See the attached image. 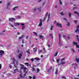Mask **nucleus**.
<instances>
[{
  "label": "nucleus",
  "mask_w": 79,
  "mask_h": 79,
  "mask_svg": "<svg viewBox=\"0 0 79 79\" xmlns=\"http://www.w3.org/2000/svg\"><path fill=\"white\" fill-rule=\"evenodd\" d=\"M11 60H12V61H13L12 62L11 64H14L15 62H16V64H15L14 65V66L15 68H16V69L14 70V72H13V74H15L16 73V72L17 71V72H18V68H17V66H18V61H16V60L15 59V58H12L11 59Z\"/></svg>",
  "instance_id": "obj_1"
},
{
  "label": "nucleus",
  "mask_w": 79,
  "mask_h": 79,
  "mask_svg": "<svg viewBox=\"0 0 79 79\" xmlns=\"http://www.w3.org/2000/svg\"><path fill=\"white\" fill-rule=\"evenodd\" d=\"M20 66L22 67H20V69H23V72L24 73H25L23 75V76H26V73H27V71H26V70L27 69L26 68L24 67V65L20 64Z\"/></svg>",
  "instance_id": "obj_2"
},
{
  "label": "nucleus",
  "mask_w": 79,
  "mask_h": 79,
  "mask_svg": "<svg viewBox=\"0 0 79 79\" xmlns=\"http://www.w3.org/2000/svg\"><path fill=\"white\" fill-rule=\"evenodd\" d=\"M10 26H11V27H14L15 28V27H14V26H19V23H14V24H12L11 23H10L9 24Z\"/></svg>",
  "instance_id": "obj_3"
},
{
  "label": "nucleus",
  "mask_w": 79,
  "mask_h": 79,
  "mask_svg": "<svg viewBox=\"0 0 79 79\" xmlns=\"http://www.w3.org/2000/svg\"><path fill=\"white\" fill-rule=\"evenodd\" d=\"M59 45H60V46H61L62 45V44L60 43V41H61V34H59Z\"/></svg>",
  "instance_id": "obj_4"
},
{
  "label": "nucleus",
  "mask_w": 79,
  "mask_h": 79,
  "mask_svg": "<svg viewBox=\"0 0 79 79\" xmlns=\"http://www.w3.org/2000/svg\"><path fill=\"white\" fill-rule=\"evenodd\" d=\"M73 45H76L77 48H79V45H77V42H73Z\"/></svg>",
  "instance_id": "obj_5"
},
{
  "label": "nucleus",
  "mask_w": 79,
  "mask_h": 79,
  "mask_svg": "<svg viewBox=\"0 0 79 79\" xmlns=\"http://www.w3.org/2000/svg\"><path fill=\"white\" fill-rule=\"evenodd\" d=\"M4 53V51L0 50V58H2V55Z\"/></svg>",
  "instance_id": "obj_6"
},
{
  "label": "nucleus",
  "mask_w": 79,
  "mask_h": 79,
  "mask_svg": "<svg viewBox=\"0 0 79 79\" xmlns=\"http://www.w3.org/2000/svg\"><path fill=\"white\" fill-rule=\"evenodd\" d=\"M9 20L10 21H15V19L13 18H10Z\"/></svg>",
  "instance_id": "obj_7"
},
{
  "label": "nucleus",
  "mask_w": 79,
  "mask_h": 79,
  "mask_svg": "<svg viewBox=\"0 0 79 79\" xmlns=\"http://www.w3.org/2000/svg\"><path fill=\"white\" fill-rule=\"evenodd\" d=\"M72 66H75L74 67V69H76V68L77 67V64H72Z\"/></svg>",
  "instance_id": "obj_8"
},
{
  "label": "nucleus",
  "mask_w": 79,
  "mask_h": 79,
  "mask_svg": "<svg viewBox=\"0 0 79 79\" xmlns=\"http://www.w3.org/2000/svg\"><path fill=\"white\" fill-rule=\"evenodd\" d=\"M23 55V53H20L19 55H18V57L19 59H20L21 58V56H22V55Z\"/></svg>",
  "instance_id": "obj_9"
},
{
  "label": "nucleus",
  "mask_w": 79,
  "mask_h": 79,
  "mask_svg": "<svg viewBox=\"0 0 79 79\" xmlns=\"http://www.w3.org/2000/svg\"><path fill=\"white\" fill-rule=\"evenodd\" d=\"M42 19H40V23L39 24V26H41L42 25Z\"/></svg>",
  "instance_id": "obj_10"
},
{
  "label": "nucleus",
  "mask_w": 79,
  "mask_h": 79,
  "mask_svg": "<svg viewBox=\"0 0 79 79\" xmlns=\"http://www.w3.org/2000/svg\"><path fill=\"white\" fill-rule=\"evenodd\" d=\"M79 26H78L77 27V29L75 30V32H77L78 31H79Z\"/></svg>",
  "instance_id": "obj_11"
},
{
  "label": "nucleus",
  "mask_w": 79,
  "mask_h": 79,
  "mask_svg": "<svg viewBox=\"0 0 79 79\" xmlns=\"http://www.w3.org/2000/svg\"><path fill=\"white\" fill-rule=\"evenodd\" d=\"M18 8V6H16L13 9V11H15V10H17Z\"/></svg>",
  "instance_id": "obj_12"
},
{
  "label": "nucleus",
  "mask_w": 79,
  "mask_h": 79,
  "mask_svg": "<svg viewBox=\"0 0 79 79\" xmlns=\"http://www.w3.org/2000/svg\"><path fill=\"white\" fill-rule=\"evenodd\" d=\"M34 59L35 60H36V61H39V60H40V58L38 57H35L34 58Z\"/></svg>",
  "instance_id": "obj_13"
},
{
  "label": "nucleus",
  "mask_w": 79,
  "mask_h": 79,
  "mask_svg": "<svg viewBox=\"0 0 79 79\" xmlns=\"http://www.w3.org/2000/svg\"><path fill=\"white\" fill-rule=\"evenodd\" d=\"M47 15H48V13H46V15H45V17H44V19L43 20V21H45V19H46V17H47Z\"/></svg>",
  "instance_id": "obj_14"
},
{
  "label": "nucleus",
  "mask_w": 79,
  "mask_h": 79,
  "mask_svg": "<svg viewBox=\"0 0 79 79\" xmlns=\"http://www.w3.org/2000/svg\"><path fill=\"white\" fill-rule=\"evenodd\" d=\"M56 26L58 27H61V24H60L59 23H58L56 24Z\"/></svg>",
  "instance_id": "obj_15"
},
{
  "label": "nucleus",
  "mask_w": 79,
  "mask_h": 79,
  "mask_svg": "<svg viewBox=\"0 0 79 79\" xmlns=\"http://www.w3.org/2000/svg\"><path fill=\"white\" fill-rule=\"evenodd\" d=\"M20 77L22 79H24V78H25V77L24 76H22V74H20Z\"/></svg>",
  "instance_id": "obj_16"
},
{
  "label": "nucleus",
  "mask_w": 79,
  "mask_h": 79,
  "mask_svg": "<svg viewBox=\"0 0 79 79\" xmlns=\"http://www.w3.org/2000/svg\"><path fill=\"white\" fill-rule=\"evenodd\" d=\"M71 51L73 52V53H75L76 52V51H75V50H74V49L73 48L71 49Z\"/></svg>",
  "instance_id": "obj_17"
},
{
  "label": "nucleus",
  "mask_w": 79,
  "mask_h": 79,
  "mask_svg": "<svg viewBox=\"0 0 79 79\" xmlns=\"http://www.w3.org/2000/svg\"><path fill=\"white\" fill-rule=\"evenodd\" d=\"M7 8H8V7H10V3L9 2H8L7 3Z\"/></svg>",
  "instance_id": "obj_18"
},
{
  "label": "nucleus",
  "mask_w": 79,
  "mask_h": 79,
  "mask_svg": "<svg viewBox=\"0 0 79 79\" xmlns=\"http://www.w3.org/2000/svg\"><path fill=\"white\" fill-rule=\"evenodd\" d=\"M76 60L77 63H79V57L78 58V59L77 58H76Z\"/></svg>",
  "instance_id": "obj_19"
},
{
  "label": "nucleus",
  "mask_w": 79,
  "mask_h": 79,
  "mask_svg": "<svg viewBox=\"0 0 79 79\" xmlns=\"http://www.w3.org/2000/svg\"><path fill=\"white\" fill-rule=\"evenodd\" d=\"M52 66L50 67V68L48 69V72L49 73L50 72V70H51L52 69Z\"/></svg>",
  "instance_id": "obj_20"
},
{
  "label": "nucleus",
  "mask_w": 79,
  "mask_h": 79,
  "mask_svg": "<svg viewBox=\"0 0 79 79\" xmlns=\"http://www.w3.org/2000/svg\"><path fill=\"white\" fill-rule=\"evenodd\" d=\"M50 14H49L48 15V19L47 21V22H48V21H49V19L50 18Z\"/></svg>",
  "instance_id": "obj_21"
},
{
  "label": "nucleus",
  "mask_w": 79,
  "mask_h": 79,
  "mask_svg": "<svg viewBox=\"0 0 79 79\" xmlns=\"http://www.w3.org/2000/svg\"><path fill=\"white\" fill-rule=\"evenodd\" d=\"M43 50H44L43 53H46V50H45V48H43Z\"/></svg>",
  "instance_id": "obj_22"
},
{
  "label": "nucleus",
  "mask_w": 79,
  "mask_h": 79,
  "mask_svg": "<svg viewBox=\"0 0 79 79\" xmlns=\"http://www.w3.org/2000/svg\"><path fill=\"white\" fill-rule=\"evenodd\" d=\"M58 52H57L54 55V56H57V55H58Z\"/></svg>",
  "instance_id": "obj_23"
},
{
  "label": "nucleus",
  "mask_w": 79,
  "mask_h": 79,
  "mask_svg": "<svg viewBox=\"0 0 79 79\" xmlns=\"http://www.w3.org/2000/svg\"><path fill=\"white\" fill-rule=\"evenodd\" d=\"M39 37L40 38V39H42V40H43V36L41 35H40L39 36Z\"/></svg>",
  "instance_id": "obj_24"
},
{
  "label": "nucleus",
  "mask_w": 79,
  "mask_h": 79,
  "mask_svg": "<svg viewBox=\"0 0 79 79\" xmlns=\"http://www.w3.org/2000/svg\"><path fill=\"white\" fill-rule=\"evenodd\" d=\"M33 50L34 51V52H36V50H37V48H33Z\"/></svg>",
  "instance_id": "obj_25"
},
{
  "label": "nucleus",
  "mask_w": 79,
  "mask_h": 79,
  "mask_svg": "<svg viewBox=\"0 0 79 79\" xmlns=\"http://www.w3.org/2000/svg\"><path fill=\"white\" fill-rule=\"evenodd\" d=\"M65 64V62L61 61V64Z\"/></svg>",
  "instance_id": "obj_26"
},
{
  "label": "nucleus",
  "mask_w": 79,
  "mask_h": 79,
  "mask_svg": "<svg viewBox=\"0 0 79 79\" xmlns=\"http://www.w3.org/2000/svg\"><path fill=\"white\" fill-rule=\"evenodd\" d=\"M25 64L26 66H29V63H28L27 62V63H25Z\"/></svg>",
  "instance_id": "obj_27"
},
{
  "label": "nucleus",
  "mask_w": 79,
  "mask_h": 79,
  "mask_svg": "<svg viewBox=\"0 0 79 79\" xmlns=\"http://www.w3.org/2000/svg\"><path fill=\"white\" fill-rule=\"evenodd\" d=\"M74 13H75V14H77V15H78V16H79V13H77V11H75Z\"/></svg>",
  "instance_id": "obj_28"
},
{
  "label": "nucleus",
  "mask_w": 79,
  "mask_h": 79,
  "mask_svg": "<svg viewBox=\"0 0 79 79\" xmlns=\"http://www.w3.org/2000/svg\"><path fill=\"white\" fill-rule=\"evenodd\" d=\"M41 7H39L38 8V10L40 11H41Z\"/></svg>",
  "instance_id": "obj_29"
},
{
  "label": "nucleus",
  "mask_w": 79,
  "mask_h": 79,
  "mask_svg": "<svg viewBox=\"0 0 79 79\" xmlns=\"http://www.w3.org/2000/svg\"><path fill=\"white\" fill-rule=\"evenodd\" d=\"M57 73H58V69H57L56 71L55 74H57Z\"/></svg>",
  "instance_id": "obj_30"
},
{
  "label": "nucleus",
  "mask_w": 79,
  "mask_h": 79,
  "mask_svg": "<svg viewBox=\"0 0 79 79\" xmlns=\"http://www.w3.org/2000/svg\"><path fill=\"white\" fill-rule=\"evenodd\" d=\"M23 37H24V35H22L21 37H20L19 38V39H23Z\"/></svg>",
  "instance_id": "obj_31"
},
{
  "label": "nucleus",
  "mask_w": 79,
  "mask_h": 79,
  "mask_svg": "<svg viewBox=\"0 0 79 79\" xmlns=\"http://www.w3.org/2000/svg\"><path fill=\"white\" fill-rule=\"evenodd\" d=\"M59 61H60V59H58L56 60V61L57 63H59Z\"/></svg>",
  "instance_id": "obj_32"
},
{
  "label": "nucleus",
  "mask_w": 79,
  "mask_h": 79,
  "mask_svg": "<svg viewBox=\"0 0 79 79\" xmlns=\"http://www.w3.org/2000/svg\"><path fill=\"white\" fill-rule=\"evenodd\" d=\"M65 59V58H63L61 59V61H64V60Z\"/></svg>",
  "instance_id": "obj_33"
},
{
  "label": "nucleus",
  "mask_w": 79,
  "mask_h": 79,
  "mask_svg": "<svg viewBox=\"0 0 79 79\" xmlns=\"http://www.w3.org/2000/svg\"><path fill=\"white\" fill-rule=\"evenodd\" d=\"M33 33H34V34L36 36H37V33L35 32H33Z\"/></svg>",
  "instance_id": "obj_34"
},
{
  "label": "nucleus",
  "mask_w": 79,
  "mask_h": 79,
  "mask_svg": "<svg viewBox=\"0 0 79 79\" xmlns=\"http://www.w3.org/2000/svg\"><path fill=\"white\" fill-rule=\"evenodd\" d=\"M50 35L51 38H53V34H50Z\"/></svg>",
  "instance_id": "obj_35"
},
{
  "label": "nucleus",
  "mask_w": 79,
  "mask_h": 79,
  "mask_svg": "<svg viewBox=\"0 0 79 79\" xmlns=\"http://www.w3.org/2000/svg\"><path fill=\"white\" fill-rule=\"evenodd\" d=\"M21 18L20 16H19L17 17V19H21Z\"/></svg>",
  "instance_id": "obj_36"
},
{
  "label": "nucleus",
  "mask_w": 79,
  "mask_h": 79,
  "mask_svg": "<svg viewBox=\"0 0 79 79\" xmlns=\"http://www.w3.org/2000/svg\"><path fill=\"white\" fill-rule=\"evenodd\" d=\"M62 78V79H66V78L64 76H63Z\"/></svg>",
  "instance_id": "obj_37"
},
{
  "label": "nucleus",
  "mask_w": 79,
  "mask_h": 79,
  "mask_svg": "<svg viewBox=\"0 0 79 79\" xmlns=\"http://www.w3.org/2000/svg\"><path fill=\"white\" fill-rule=\"evenodd\" d=\"M53 26H52L51 27V29H50L51 31H52V30H53Z\"/></svg>",
  "instance_id": "obj_38"
},
{
  "label": "nucleus",
  "mask_w": 79,
  "mask_h": 79,
  "mask_svg": "<svg viewBox=\"0 0 79 79\" xmlns=\"http://www.w3.org/2000/svg\"><path fill=\"white\" fill-rule=\"evenodd\" d=\"M29 49H28V51H27V53H29V54H30V52L29 51Z\"/></svg>",
  "instance_id": "obj_39"
},
{
  "label": "nucleus",
  "mask_w": 79,
  "mask_h": 79,
  "mask_svg": "<svg viewBox=\"0 0 79 79\" xmlns=\"http://www.w3.org/2000/svg\"><path fill=\"white\" fill-rule=\"evenodd\" d=\"M60 15H62V16H63L64 15V14L63 13V12H62L60 13Z\"/></svg>",
  "instance_id": "obj_40"
},
{
  "label": "nucleus",
  "mask_w": 79,
  "mask_h": 79,
  "mask_svg": "<svg viewBox=\"0 0 79 79\" xmlns=\"http://www.w3.org/2000/svg\"><path fill=\"white\" fill-rule=\"evenodd\" d=\"M43 52V51L41 50H40L39 51V53H41V52Z\"/></svg>",
  "instance_id": "obj_41"
},
{
  "label": "nucleus",
  "mask_w": 79,
  "mask_h": 79,
  "mask_svg": "<svg viewBox=\"0 0 79 79\" xmlns=\"http://www.w3.org/2000/svg\"><path fill=\"white\" fill-rule=\"evenodd\" d=\"M69 17H71V13H69Z\"/></svg>",
  "instance_id": "obj_42"
},
{
  "label": "nucleus",
  "mask_w": 79,
  "mask_h": 79,
  "mask_svg": "<svg viewBox=\"0 0 79 79\" xmlns=\"http://www.w3.org/2000/svg\"><path fill=\"white\" fill-rule=\"evenodd\" d=\"M59 2H60V5L62 4V2H61V0H59Z\"/></svg>",
  "instance_id": "obj_43"
},
{
  "label": "nucleus",
  "mask_w": 79,
  "mask_h": 79,
  "mask_svg": "<svg viewBox=\"0 0 79 79\" xmlns=\"http://www.w3.org/2000/svg\"><path fill=\"white\" fill-rule=\"evenodd\" d=\"M78 37V35H77V39L78 40V41H79V37Z\"/></svg>",
  "instance_id": "obj_44"
},
{
  "label": "nucleus",
  "mask_w": 79,
  "mask_h": 79,
  "mask_svg": "<svg viewBox=\"0 0 79 79\" xmlns=\"http://www.w3.org/2000/svg\"><path fill=\"white\" fill-rule=\"evenodd\" d=\"M47 45L48 47L49 48L50 47V44H47Z\"/></svg>",
  "instance_id": "obj_45"
},
{
  "label": "nucleus",
  "mask_w": 79,
  "mask_h": 79,
  "mask_svg": "<svg viewBox=\"0 0 79 79\" xmlns=\"http://www.w3.org/2000/svg\"><path fill=\"white\" fill-rule=\"evenodd\" d=\"M34 58L31 59V61H32V62H33V61H34Z\"/></svg>",
  "instance_id": "obj_46"
},
{
  "label": "nucleus",
  "mask_w": 79,
  "mask_h": 79,
  "mask_svg": "<svg viewBox=\"0 0 79 79\" xmlns=\"http://www.w3.org/2000/svg\"><path fill=\"white\" fill-rule=\"evenodd\" d=\"M40 71V70L39 69H37V72L38 73V72H39Z\"/></svg>",
  "instance_id": "obj_47"
},
{
  "label": "nucleus",
  "mask_w": 79,
  "mask_h": 79,
  "mask_svg": "<svg viewBox=\"0 0 79 79\" xmlns=\"http://www.w3.org/2000/svg\"><path fill=\"white\" fill-rule=\"evenodd\" d=\"M25 27V26H22V29L23 30L24 29Z\"/></svg>",
  "instance_id": "obj_48"
},
{
  "label": "nucleus",
  "mask_w": 79,
  "mask_h": 79,
  "mask_svg": "<svg viewBox=\"0 0 79 79\" xmlns=\"http://www.w3.org/2000/svg\"><path fill=\"white\" fill-rule=\"evenodd\" d=\"M74 22L75 23V24H76V23H77V20H75L74 21Z\"/></svg>",
  "instance_id": "obj_49"
},
{
  "label": "nucleus",
  "mask_w": 79,
  "mask_h": 79,
  "mask_svg": "<svg viewBox=\"0 0 79 79\" xmlns=\"http://www.w3.org/2000/svg\"><path fill=\"white\" fill-rule=\"evenodd\" d=\"M2 69V64H0V70Z\"/></svg>",
  "instance_id": "obj_50"
},
{
  "label": "nucleus",
  "mask_w": 79,
  "mask_h": 79,
  "mask_svg": "<svg viewBox=\"0 0 79 79\" xmlns=\"http://www.w3.org/2000/svg\"><path fill=\"white\" fill-rule=\"evenodd\" d=\"M69 24H70V23H69V22H68V23H67V25L68 26H69Z\"/></svg>",
  "instance_id": "obj_51"
},
{
  "label": "nucleus",
  "mask_w": 79,
  "mask_h": 79,
  "mask_svg": "<svg viewBox=\"0 0 79 79\" xmlns=\"http://www.w3.org/2000/svg\"><path fill=\"white\" fill-rule=\"evenodd\" d=\"M32 70L33 71H35V69L34 68H33Z\"/></svg>",
  "instance_id": "obj_52"
},
{
  "label": "nucleus",
  "mask_w": 79,
  "mask_h": 79,
  "mask_svg": "<svg viewBox=\"0 0 79 79\" xmlns=\"http://www.w3.org/2000/svg\"><path fill=\"white\" fill-rule=\"evenodd\" d=\"M35 76H34L33 79H35Z\"/></svg>",
  "instance_id": "obj_53"
},
{
  "label": "nucleus",
  "mask_w": 79,
  "mask_h": 79,
  "mask_svg": "<svg viewBox=\"0 0 79 79\" xmlns=\"http://www.w3.org/2000/svg\"><path fill=\"white\" fill-rule=\"evenodd\" d=\"M76 8H77L76 7H74L73 9V10H75V9H76Z\"/></svg>",
  "instance_id": "obj_54"
},
{
  "label": "nucleus",
  "mask_w": 79,
  "mask_h": 79,
  "mask_svg": "<svg viewBox=\"0 0 79 79\" xmlns=\"http://www.w3.org/2000/svg\"><path fill=\"white\" fill-rule=\"evenodd\" d=\"M21 24L22 26H23L24 25V23H21Z\"/></svg>",
  "instance_id": "obj_55"
},
{
  "label": "nucleus",
  "mask_w": 79,
  "mask_h": 79,
  "mask_svg": "<svg viewBox=\"0 0 79 79\" xmlns=\"http://www.w3.org/2000/svg\"><path fill=\"white\" fill-rule=\"evenodd\" d=\"M5 32V30H3L2 31V32Z\"/></svg>",
  "instance_id": "obj_56"
},
{
  "label": "nucleus",
  "mask_w": 79,
  "mask_h": 79,
  "mask_svg": "<svg viewBox=\"0 0 79 79\" xmlns=\"http://www.w3.org/2000/svg\"><path fill=\"white\" fill-rule=\"evenodd\" d=\"M29 78L30 79H31L32 77H31V76H29Z\"/></svg>",
  "instance_id": "obj_57"
},
{
  "label": "nucleus",
  "mask_w": 79,
  "mask_h": 79,
  "mask_svg": "<svg viewBox=\"0 0 79 79\" xmlns=\"http://www.w3.org/2000/svg\"><path fill=\"white\" fill-rule=\"evenodd\" d=\"M28 37H29V36H27L26 37V39H28Z\"/></svg>",
  "instance_id": "obj_58"
},
{
  "label": "nucleus",
  "mask_w": 79,
  "mask_h": 79,
  "mask_svg": "<svg viewBox=\"0 0 79 79\" xmlns=\"http://www.w3.org/2000/svg\"><path fill=\"white\" fill-rule=\"evenodd\" d=\"M8 75H9V76H11V74H10V73H8Z\"/></svg>",
  "instance_id": "obj_59"
},
{
  "label": "nucleus",
  "mask_w": 79,
  "mask_h": 79,
  "mask_svg": "<svg viewBox=\"0 0 79 79\" xmlns=\"http://www.w3.org/2000/svg\"><path fill=\"white\" fill-rule=\"evenodd\" d=\"M64 20H66V21H67V20L65 18H64Z\"/></svg>",
  "instance_id": "obj_60"
},
{
  "label": "nucleus",
  "mask_w": 79,
  "mask_h": 79,
  "mask_svg": "<svg viewBox=\"0 0 79 79\" xmlns=\"http://www.w3.org/2000/svg\"><path fill=\"white\" fill-rule=\"evenodd\" d=\"M9 66H10V68H11V65H10Z\"/></svg>",
  "instance_id": "obj_61"
},
{
  "label": "nucleus",
  "mask_w": 79,
  "mask_h": 79,
  "mask_svg": "<svg viewBox=\"0 0 79 79\" xmlns=\"http://www.w3.org/2000/svg\"><path fill=\"white\" fill-rule=\"evenodd\" d=\"M34 11H36V9H35V8L34 9Z\"/></svg>",
  "instance_id": "obj_62"
},
{
  "label": "nucleus",
  "mask_w": 79,
  "mask_h": 79,
  "mask_svg": "<svg viewBox=\"0 0 79 79\" xmlns=\"http://www.w3.org/2000/svg\"><path fill=\"white\" fill-rule=\"evenodd\" d=\"M3 33H0V35H3Z\"/></svg>",
  "instance_id": "obj_63"
},
{
  "label": "nucleus",
  "mask_w": 79,
  "mask_h": 79,
  "mask_svg": "<svg viewBox=\"0 0 79 79\" xmlns=\"http://www.w3.org/2000/svg\"><path fill=\"white\" fill-rule=\"evenodd\" d=\"M54 23H56V20H55V21H54Z\"/></svg>",
  "instance_id": "obj_64"
}]
</instances>
